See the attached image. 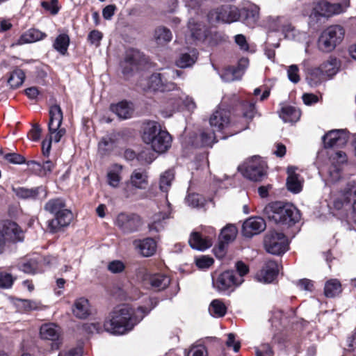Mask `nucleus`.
<instances>
[{"mask_svg":"<svg viewBox=\"0 0 356 356\" xmlns=\"http://www.w3.org/2000/svg\"><path fill=\"white\" fill-rule=\"evenodd\" d=\"M148 313L146 307L137 309L128 305H121L113 309L104 323V330L113 334H123L131 330Z\"/></svg>","mask_w":356,"mask_h":356,"instance_id":"nucleus-1","label":"nucleus"},{"mask_svg":"<svg viewBox=\"0 0 356 356\" xmlns=\"http://www.w3.org/2000/svg\"><path fill=\"white\" fill-rule=\"evenodd\" d=\"M264 216L277 225L291 227L299 221V210L292 204L282 202H271L264 209Z\"/></svg>","mask_w":356,"mask_h":356,"instance_id":"nucleus-2","label":"nucleus"},{"mask_svg":"<svg viewBox=\"0 0 356 356\" xmlns=\"http://www.w3.org/2000/svg\"><path fill=\"white\" fill-rule=\"evenodd\" d=\"M142 138L157 153L165 152L171 147L172 140L170 134L166 130H163L161 125L155 121L145 124Z\"/></svg>","mask_w":356,"mask_h":356,"instance_id":"nucleus-3","label":"nucleus"},{"mask_svg":"<svg viewBox=\"0 0 356 356\" xmlns=\"http://www.w3.org/2000/svg\"><path fill=\"white\" fill-rule=\"evenodd\" d=\"M63 112L60 106L55 104L49 109V122L48 124L49 138L44 139L42 143V150L44 156H48L50 152L51 142L58 143L65 134L66 130L61 127Z\"/></svg>","mask_w":356,"mask_h":356,"instance_id":"nucleus-4","label":"nucleus"},{"mask_svg":"<svg viewBox=\"0 0 356 356\" xmlns=\"http://www.w3.org/2000/svg\"><path fill=\"white\" fill-rule=\"evenodd\" d=\"M345 35L343 28L340 25H332L325 29L321 33L318 41L320 50L330 52L339 44Z\"/></svg>","mask_w":356,"mask_h":356,"instance_id":"nucleus-5","label":"nucleus"},{"mask_svg":"<svg viewBox=\"0 0 356 356\" xmlns=\"http://www.w3.org/2000/svg\"><path fill=\"white\" fill-rule=\"evenodd\" d=\"M264 245L268 253L281 255L288 250L289 240L283 233L273 231L265 236Z\"/></svg>","mask_w":356,"mask_h":356,"instance_id":"nucleus-6","label":"nucleus"},{"mask_svg":"<svg viewBox=\"0 0 356 356\" xmlns=\"http://www.w3.org/2000/svg\"><path fill=\"white\" fill-rule=\"evenodd\" d=\"M241 17L239 9L231 5H224L209 12V21L231 24L238 21Z\"/></svg>","mask_w":356,"mask_h":356,"instance_id":"nucleus-7","label":"nucleus"},{"mask_svg":"<svg viewBox=\"0 0 356 356\" xmlns=\"http://www.w3.org/2000/svg\"><path fill=\"white\" fill-rule=\"evenodd\" d=\"M144 55L137 49H129L125 52L124 59L120 63L122 72L129 76L144 61Z\"/></svg>","mask_w":356,"mask_h":356,"instance_id":"nucleus-8","label":"nucleus"},{"mask_svg":"<svg viewBox=\"0 0 356 356\" xmlns=\"http://www.w3.org/2000/svg\"><path fill=\"white\" fill-rule=\"evenodd\" d=\"M143 90L146 92L169 91L176 88L172 82L164 83L163 74H153L147 79L143 80L140 83Z\"/></svg>","mask_w":356,"mask_h":356,"instance_id":"nucleus-9","label":"nucleus"},{"mask_svg":"<svg viewBox=\"0 0 356 356\" xmlns=\"http://www.w3.org/2000/svg\"><path fill=\"white\" fill-rule=\"evenodd\" d=\"M115 224L124 233L138 231L143 225L141 218L134 213H121L118 215Z\"/></svg>","mask_w":356,"mask_h":356,"instance_id":"nucleus-10","label":"nucleus"},{"mask_svg":"<svg viewBox=\"0 0 356 356\" xmlns=\"http://www.w3.org/2000/svg\"><path fill=\"white\" fill-rule=\"evenodd\" d=\"M243 282V278H238L234 270H225L213 280V286L220 292L232 289Z\"/></svg>","mask_w":356,"mask_h":356,"instance_id":"nucleus-11","label":"nucleus"},{"mask_svg":"<svg viewBox=\"0 0 356 356\" xmlns=\"http://www.w3.org/2000/svg\"><path fill=\"white\" fill-rule=\"evenodd\" d=\"M349 4L347 3L344 4L331 3L327 1H321L314 6V13L318 16L328 18L345 12Z\"/></svg>","mask_w":356,"mask_h":356,"instance_id":"nucleus-12","label":"nucleus"},{"mask_svg":"<svg viewBox=\"0 0 356 356\" xmlns=\"http://www.w3.org/2000/svg\"><path fill=\"white\" fill-rule=\"evenodd\" d=\"M265 163L259 156H254L248 161L243 172L244 176L254 181L262 179L266 174Z\"/></svg>","mask_w":356,"mask_h":356,"instance_id":"nucleus-13","label":"nucleus"},{"mask_svg":"<svg viewBox=\"0 0 356 356\" xmlns=\"http://www.w3.org/2000/svg\"><path fill=\"white\" fill-rule=\"evenodd\" d=\"M73 220V213L68 209H63L54 218L47 221V229L49 232L54 234L68 227Z\"/></svg>","mask_w":356,"mask_h":356,"instance_id":"nucleus-14","label":"nucleus"},{"mask_svg":"<svg viewBox=\"0 0 356 356\" xmlns=\"http://www.w3.org/2000/svg\"><path fill=\"white\" fill-rule=\"evenodd\" d=\"M209 236L202 232H193L189 238V244L193 249L197 250H205L212 245V238L216 236L215 229L209 227L208 229Z\"/></svg>","mask_w":356,"mask_h":356,"instance_id":"nucleus-15","label":"nucleus"},{"mask_svg":"<svg viewBox=\"0 0 356 356\" xmlns=\"http://www.w3.org/2000/svg\"><path fill=\"white\" fill-rule=\"evenodd\" d=\"M348 134L343 129L331 130L322 138L325 148L345 145L348 142Z\"/></svg>","mask_w":356,"mask_h":356,"instance_id":"nucleus-16","label":"nucleus"},{"mask_svg":"<svg viewBox=\"0 0 356 356\" xmlns=\"http://www.w3.org/2000/svg\"><path fill=\"white\" fill-rule=\"evenodd\" d=\"M266 227V222L262 218L251 217L244 221L242 233L245 237L251 238L264 231Z\"/></svg>","mask_w":356,"mask_h":356,"instance_id":"nucleus-17","label":"nucleus"},{"mask_svg":"<svg viewBox=\"0 0 356 356\" xmlns=\"http://www.w3.org/2000/svg\"><path fill=\"white\" fill-rule=\"evenodd\" d=\"M279 273L278 264L274 261H268L263 268L255 275L257 281L263 283H271Z\"/></svg>","mask_w":356,"mask_h":356,"instance_id":"nucleus-18","label":"nucleus"},{"mask_svg":"<svg viewBox=\"0 0 356 356\" xmlns=\"http://www.w3.org/2000/svg\"><path fill=\"white\" fill-rule=\"evenodd\" d=\"M237 228L233 225H229L225 227L220 233V241L218 247L214 248V251L218 257H222L225 253V244L234 240L237 234Z\"/></svg>","mask_w":356,"mask_h":356,"instance_id":"nucleus-19","label":"nucleus"},{"mask_svg":"<svg viewBox=\"0 0 356 356\" xmlns=\"http://www.w3.org/2000/svg\"><path fill=\"white\" fill-rule=\"evenodd\" d=\"M133 244L138 252L144 257L153 256L157 250V243L151 237L136 239L134 241Z\"/></svg>","mask_w":356,"mask_h":356,"instance_id":"nucleus-20","label":"nucleus"},{"mask_svg":"<svg viewBox=\"0 0 356 356\" xmlns=\"http://www.w3.org/2000/svg\"><path fill=\"white\" fill-rule=\"evenodd\" d=\"M6 238V241L17 243L22 241L24 239V234L21 228L17 223L13 221H5L1 231Z\"/></svg>","mask_w":356,"mask_h":356,"instance_id":"nucleus-21","label":"nucleus"},{"mask_svg":"<svg viewBox=\"0 0 356 356\" xmlns=\"http://www.w3.org/2000/svg\"><path fill=\"white\" fill-rule=\"evenodd\" d=\"M209 123L213 130L221 131L229 124V112L218 108L211 115Z\"/></svg>","mask_w":356,"mask_h":356,"instance_id":"nucleus-22","label":"nucleus"},{"mask_svg":"<svg viewBox=\"0 0 356 356\" xmlns=\"http://www.w3.org/2000/svg\"><path fill=\"white\" fill-rule=\"evenodd\" d=\"M255 104L256 102L253 99H247L241 103L240 107L243 115V123L235 131L236 133L248 129L250 121L252 120L257 113Z\"/></svg>","mask_w":356,"mask_h":356,"instance_id":"nucleus-23","label":"nucleus"},{"mask_svg":"<svg viewBox=\"0 0 356 356\" xmlns=\"http://www.w3.org/2000/svg\"><path fill=\"white\" fill-rule=\"evenodd\" d=\"M110 110L120 119L127 120L132 117L134 106L131 102L124 100L116 104H111Z\"/></svg>","mask_w":356,"mask_h":356,"instance_id":"nucleus-24","label":"nucleus"},{"mask_svg":"<svg viewBox=\"0 0 356 356\" xmlns=\"http://www.w3.org/2000/svg\"><path fill=\"white\" fill-rule=\"evenodd\" d=\"M241 12L243 23L247 26L254 28L259 19V8L255 5L243 8Z\"/></svg>","mask_w":356,"mask_h":356,"instance_id":"nucleus-25","label":"nucleus"},{"mask_svg":"<svg viewBox=\"0 0 356 356\" xmlns=\"http://www.w3.org/2000/svg\"><path fill=\"white\" fill-rule=\"evenodd\" d=\"M72 313L78 318L85 319L90 314V305L88 299L79 298L76 299L72 307Z\"/></svg>","mask_w":356,"mask_h":356,"instance_id":"nucleus-26","label":"nucleus"},{"mask_svg":"<svg viewBox=\"0 0 356 356\" xmlns=\"http://www.w3.org/2000/svg\"><path fill=\"white\" fill-rule=\"evenodd\" d=\"M147 282L155 291L165 289L170 283V278L162 273L152 274L147 276Z\"/></svg>","mask_w":356,"mask_h":356,"instance_id":"nucleus-27","label":"nucleus"},{"mask_svg":"<svg viewBox=\"0 0 356 356\" xmlns=\"http://www.w3.org/2000/svg\"><path fill=\"white\" fill-rule=\"evenodd\" d=\"M356 197V184L354 183H349L347 187L344 189L341 197L337 198L334 202V207L337 209H340L343 207L344 204H348L350 201Z\"/></svg>","mask_w":356,"mask_h":356,"instance_id":"nucleus-28","label":"nucleus"},{"mask_svg":"<svg viewBox=\"0 0 356 356\" xmlns=\"http://www.w3.org/2000/svg\"><path fill=\"white\" fill-rule=\"evenodd\" d=\"M47 37L46 33L36 29H31L23 33L16 42V45H22L41 40Z\"/></svg>","mask_w":356,"mask_h":356,"instance_id":"nucleus-29","label":"nucleus"},{"mask_svg":"<svg viewBox=\"0 0 356 356\" xmlns=\"http://www.w3.org/2000/svg\"><path fill=\"white\" fill-rule=\"evenodd\" d=\"M296 168L291 166L287 168L288 177L286 186L289 191L293 193H298L302 190V181L300 175L296 173Z\"/></svg>","mask_w":356,"mask_h":356,"instance_id":"nucleus-30","label":"nucleus"},{"mask_svg":"<svg viewBox=\"0 0 356 356\" xmlns=\"http://www.w3.org/2000/svg\"><path fill=\"white\" fill-rule=\"evenodd\" d=\"M14 191L18 197L22 199H37L40 193H43L44 198L47 197V191L43 186H38L30 189L19 187L14 188Z\"/></svg>","mask_w":356,"mask_h":356,"instance_id":"nucleus-31","label":"nucleus"},{"mask_svg":"<svg viewBox=\"0 0 356 356\" xmlns=\"http://www.w3.org/2000/svg\"><path fill=\"white\" fill-rule=\"evenodd\" d=\"M60 329L54 323H45L40 327V335L42 339L50 341L59 339Z\"/></svg>","mask_w":356,"mask_h":356,"instance_id":"nucleus-32","label":"nucleus"},{"mask_svg":"<svg viewBox=\"0 0 356 356\" xmlns=\"http://www.w3.org/2000/svg\"><path fill=\"white\" fill-rule=\"evenodd\" d=\"M342 291L341 282L337 279H330L325 284L324 295L328 298L339 296L342 293Z\"/></svg>","mask_w":356,"mask_h":356,"instance_id":"nucleus-33","label":"nucleus"},{"mask_svg":"<svg viewBox=\"0 0 356 356\" xmlns=\"http://www.w3.org/2000/svg\"><path fill=\"white\" fill-rule=\"evenodd\" d=\"M129 184L136 188H145L148 184V176L147 172L144 170H134L130 177Z\"/></svg>","mask_w":356,"mask_h":356,"instance_id":"nucleus-34","label":"nucleus"},{"mask_svg":"<svg viewBox=\"0 0 356 356\" xmlns=\"http://www.w3.org/2000/svg\"><path fill=\"white\" fill-rule=\"evenodd\" d=\"M170 218V212H159L154 214L152 217V221L148 225L149 232H159L165 227L166 219Z\"/></svg>","mask_w":356,"mask_h":356,"instance_id":"nucleus-35","label":"nucleus"},{"mask_svg":"<svg viewBox=\"0 0 356 356\" xmlns=\"http://www.w3.org/2000/svg\"><path fill=\"white\" fill-rule=\"evenodd\" d=\"M300 115V111L292 106H283L280 112V117L285 122H296L299 120Z\"/></svg>","mask_w":356,"mask_h":356,"instance_id":"nucleus-36","label":"nucleus"},{"mask_svg":"<svg viewBox=\"0 0 356 356\" xmlns=\"http://www.w3.org/2000/svg\"><path fill=\"white\" fill-rule=\"evenodd\" d=\"M66 209L65 201L63 198H54L49 200L44 204V209L54 216L58 214L63 209Z\"/></svg>","mask_w":356,"mask_h":356,"instance_id":"nucleus-37","label":"nucleus"},{"mask_svg":"<svg viewBox=\"0 0 356 356\" xmlns=\"http://www.w3.org/2000/svg\"><path fill=\"white\" fill-rule=\"evenodd\" d=\"M16 305L17 308L22 312H29L42 309L41 302L33 300L17 299Z\"/></svg>","mask_w":356,"mask_h":356,"instance_id":"nucleus-38","label":"nucleus"},{"mask_svg":"<svg viewBox=\"0 0 356 356\" xmlns=\"http://www.w3.org/2000/svg\"><path fill=\"white\" fill-rule=\"evenodd\" d=\"M70 39L67 34H59L55 39L53 47L61 55H65L70 45Z\"/></svg>","mask_w":356,"mask_h":356,"instance_id":"nucleus-39","label":"nucleus"},{"mask_svg":"<svg viewBox=\"0 0 356 356\" xmlns=\"http://www.w3.org/2000/svg\"><path fill=\"white\" fill-rule=\"evenodd\" d=\"M25 79L24 72L19 68L15 69L8 79V83L12 88H17L22 85Z\"/></svg>","mask_w":356,"mask_h":356,"instance_id":"nucleus-40","label":"nucleus"},{"mask_svg":"<svg viewBox=\"0 0 356 356\" xmlns=\"http://www.w3.org/2000/svg\"><path fill=\"white\" fill-rule=\"evenodd\" d=\"M325 76L332 77L337 74L339 69V63L337 58L330 57L326 62L321 65Z\"/></svg>","mask_w":356,"mask_h":356,"instance_id":"nucleus-41","label":"nucleus"},{"mask_svg":"<svg viewBox=\"0 0 356 356\" xmlns=\"http://www.w3.org/2000/svg\"><path fill=\"white\" fill-rule=\"evenodd\" d=\"M209 310L213 316L220 318L226 314L227 307L222 300L216 299L211 302Z\"/></svg>","mask_w":356,"mask_h":356,"instance_id":"nucleus-42","label":"nucleus"},{"mask_svg":"<svg viewBox=\"0 0 356 356\" xmlns=\"http://www.w3.org/2000/svg\"><path fill=\"white\" fill-rule=\"evenodd\" d=\"M122 166L115 165L111 170L107 173V179L108 184L112 187H118L122 179L121 177Z\"/></svg>","mask_w":356,"mask_h":356,"instance_id":"nucleus-43","label":"nucleus"},{"mask_svg":"<svg viewBox=\"0 0 356 356\" xmlns=\"http://www.w3.org/2000/svg\"><path fill=\"white\" fill-rule=\"evenodd\" d=\"M192 53V55L187 53L181 54L176 60L177 66L181 68H186L192 66L197 59L196 51L193 50Z\"/></svg>","mask_w":356,"mask_h":356,"instance_id":"nucleus-44","label":"nucleus"},{"mask_svg":"<svg viewBox=\"0 0 356 356\" xmlns=\"http://www.w3.org/2000/svg\"><path fill=\"white\" fill-rule=\"evenodd\" d=\"M188 26L193 38L200 40L204 36V26L194 19H191L188 21Z\"/></svg>","mask_w":356,"mask_h":356,"instance_id":"nucleus-45","label":"nucleus"},{"mask_svg":"<svg viewBox=\"0 0 356 356\" xmlns=\"http://www.w3.org/2000/svg\"><path fill=\"white\" fill-rule=\"evenodd\" d=\"M171 31L165 27H159L155 30L154 38L158 44L168 42L172 39Z\"/></svg>","mask_w":356,"mask_h":356,"instance_id":"nucleus-46","label":"nucleus"},{"mask_svg":"<svg viewBox=\"0 0 356 356\" xmlns=\"http://www.w3.org/2000/svg\"><path fill=\"white\" fill-rule=\"evenodd\" d=\"M173 179L174 174L172 171L167 170L164 172L160 177V190L163 192H168Z\"/></svg>","mask_w":356,"mask_h":356,"instance_id":"nucleus-47","label":"nucleus"},{"mask_svg":"<svg viewBox=\"0 0 356 356\" xmlns=\"http://www.w3.org/2000/svg\"><path fill=\"white\" fill-rule=\"evenodd\" d=\"M201 146H211L216 142L215 131H204L200 136Z\"/></svg>","mask_w":356,"mask_h":356,"instance_id":"nucleus-48","label":"nucleus"},{"mask_svg":"<svg viewBox=\"0 0 356 356\" xmlns=\"http://www.w3.org/2000/svg\"><path fill=\"white\" fill-rule=\"evenodd\" d=\"M15 280V277H14L10 273L4 272L0 269V288H11Z\"/></svg>","mask_w":356,"mask_h":356,"instance_id":"nucleus-49","label":"nucleus"},{"mask_svg":"<svg viewBox=\"0 0 356 356\" xmlns=\"http://www.w3.org/2000/svg\"><path fill=\"white\" fill-rule=\"evenodd\" d=\"M324 76L322 68L320 66L309 70L307 79L312 81V83L316 85L321 81Z\"/></svg>","mask_w":356,"mask_h":356,"instance_id":"nucleus-50","label":"nucleus"},{"mask_svg":"<svg viewBox=\"0 0 356 356\" xmlns=\"http://www.w3.org/2000/svg\"><path fill=\"white\" fill-rule=\"evenodd\" d=\"M18 268L27 274H35L38 268V264L35 260H29L18 264Z\"/></svg>","mask_w":356,"mask_h":356,"instance_id":"nucleus-51","label":"nucleus"},{"mask_svg":"<svg viewBox=\"0 0 356 356\" xmlns=\"http://www.w3.org/2000/svg\"><path fill=\"white\" fill-rule=\"evenodd\" d=\"M42 7L52 15H56L59 11L58 0H46L41 2Z\"/></svg>","mask_w":356,"mask_h":356,"instance_id":"nucleus-52","label":"nucleus"},{"mask_svg":"<svg viewBox=\"0 0 356 356\" xmlns=\"http://www.w3.org/2000/svg\"><path fill=\"white\" fill-rule=\"evenodd\" d=\"M288 79L293 83H298L300 80L299 67L297 65H291L287 68Z\"/></svg>","mask_w":356,"mask_h":356,"instance_id":"nucleus-53","label":"nucleus"},{"mask_svg":"<svg viewBox=\"0 0 356 356\" xmlns=\"http://www.w3.org/2000/svg\"><path fill=\"white\" fill-rule=\"evenodd\" d=\"M272 347L268 343H262L255 348V356H273Z\"/></svg>","mask_w":356,"mask_h":356,"instance_id":"nucleus-54","label":"nucleus"},{"mask_svg":"<svg viewBox=\"0 0 356 356\" xmlns=\"http://www.w3.org/2000/svg\"><path fill=\"white\" fill-rule=\"evenodd\" d=\"M103 38V34L98 30H93L90 31L88 35V40L92 45L98 47L100 45L101 40Z\"/></svg>","mask_w":356,"mask_h":356,"instance_id":"nucleus-55","label":"nucleus"},{"mask_svg":"<svg viewBox=\"0 0 356 356\" xmlns=\"http://www.w3.org/2000/svg\"><path fill=\"white\" fill-rule=\"evenodd\" d=\"M114 147V141L111 138H104L99 143V149L102 154H105L107 152L113 149Z\"/></svg>","mask_w":356,"mask_h":356,"instance_id":"nucleus-56","label":"nucleus"},{"mask_svg":"<svg viewBox=\"0 0 356 356\" xmlns=\"http://www.w3.org/2000/svg\"><path fill=\"white\" fill-rule=\"evenodd\" d=\"M29 170L34 175L43 177L44 172H42V164L35 161H29L26 163Z\"/></svg>","mask_w":356,"mask_h":356,"instance_id":"nucleus-57","label":"nucleus"},{"mask_svg":"<svg viewBox=\"0 0 356 356\" xmlns=\"http://www.w3.org/2000/svg\"><path fill=\"white\" fill-rule=\"evenodd\" d=\"M214 261L209 256H202L195 259L196 266L201 269L209 268L213 265Z\"/></svg>","mask_w":356,"mask_h":356,"instance_id":"nucleus-58","label":"nucleus"},{"mask_svg":"<svg viewBox=\"0 0 356 356\" xmlns=\"http://www.w3.org/2000/svg\"><path fill=\"white\" fill-rule=\"evenodd\" d=\"M4 159L13 164H22L25 163L26 159L19 154L17 153H8L4 155Z\"/></svg>","mask_w":356,"mask_h":356,"instance_id":"nucleus-59","label":"nucleus"},{"mask_svg":"<svg viewBox=\"0 0 356 356\" xmlns=\"http://www.w3.org/2000/svg\"><path fill=\"white\" fill-rule=\"evenodd\" d=\"M124 263L120 260H114L108 265V270L113 273H120L124 270Z\"/></svg>","mask_w":356,"mask_h":356,"instance_id":"nucleus-60","label":"nucleus"},{"mask_svg":"<svg viewBox=\"0 0 356 356\" xmlns=\"http://www.w3.org/2000/svg\"><path fill=\"white\" fill-rule=\"evenodd\" d=\"M234 41L242 51H248L249 44L247 42L246 38L243 34L236 35L234 37Z\"/></svg>","mask_w":356,"mask_h":356,"instance_id":"nucleus-61","label":"nucleus"},{"mask_svg":"<svg viewBox=\"0 0 356 356\" xmlns=\"http://www.w3.org/2000/svg\"><path fill=\"white\" fill-rule=\"evenodd\" d=\"M187 356H207V351L203 346H195L189 350Z\"/></svg>","mask_w":356,"mask_h":356,"instance_id":"nucleus-62","label":"nucleus"},{"mask_svg":"<svg viewBox=\"0 0 356 356\" xmlns=\"http://www.w3.org/2000/svg\"><path fill=\"white\" fill-rule=\"evenodd\" d=\"M226 345L228 348H232L235 352H238L241 348V343L239 341H236L235 335L232 333L227 334V340Z\"/></svg>","mask_w":356,"mask_h":356,"instance_id":"nucleus-63","label":"nucleus"},{"mask_svg":"<svg viewBox=\"0 0 356 356\" xmlns=\"http://www.w3.org/2000/svg\"><path fill=\"white\" fill-rule=\"evenodd\" d=\"M346 346L347 350L356 355V331L347 338Z\"/></svg>","mask_w":356,"mask_h":356,"instance_id":"nucleus-64","label":"nucleus"}]
</instances>
